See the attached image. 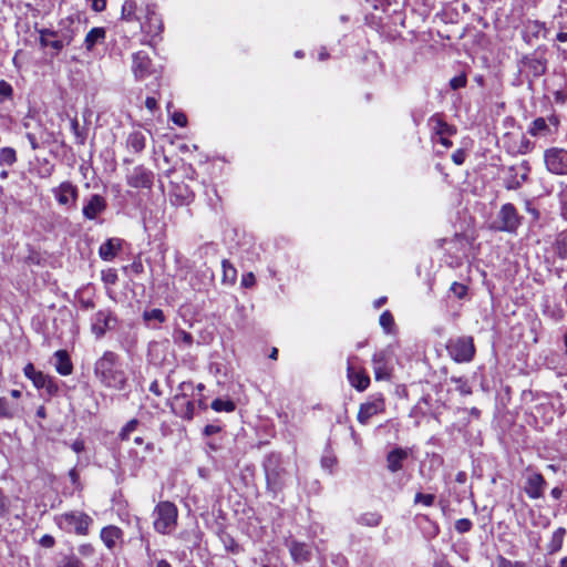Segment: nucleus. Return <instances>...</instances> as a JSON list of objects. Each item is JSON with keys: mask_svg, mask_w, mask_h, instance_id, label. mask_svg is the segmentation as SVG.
<instances>
[{"mask_svg": "<svg viewBox=\"0 0 567 567\" xmlns=\"http://www.w3.org/2000/svg\"><path fill=\"white\" fill-rule=\"evenodd\" d=\"M121 21L138 22L143 34L142 44L155 45L164 30L163 20L156 11L155 4L138 2L137 0H124L121 10Z\"/></svg>", "mask_w": 567, "mask_h": 567, "instance_id": "f257e3e1", "label": "nucleus"}, {"mask_svg": "<svg viewBox=\"0 0 567 567\" xmlns=\"http://www.w3.org/2000/svg\"><path fill=\"white\" fill-rule=\"evenodd\" d=\"M94 375L109 389L122 391L127 385V374L121 358L113 351H105L94 363Z\"/></svg>", "mask_w": 567, "mask_h": 567, "instance_id": "f03ea898", "label": "nucleus"}, {"mask_svg": "<svg viewBox=\"0 0 567 567\" xmlns=\"http://www.w3.org/2000/svg\"><path fill=\"white\" fill-rule=\"evenodd\" d=\"M267 488L275 496L280 493L290 481V473L284 465L280 454L271 453L264 462Z\"/></svg>", "mask_w": 567, "mask_h": 567, "instance_id": "7ed1b4c3", "label": "nucleus"}, {"mask_svg": "<svg viewBox=\"0 0 567 567\" xmlns=\"http://www.w3.org/2000/svg\"><path fill=\"white\" fill-rule=\"evenodd\" d=\"M153 517L155 532L162 535H169L177 526L178 509L174 503L163 501L155 506Z\"/></svg>", "mask_w": 567, "mask_h": 567, "instance_id": "20e7f679", "label": "nucleus"}, {"mask_svg": "<svg viewBox=\"0 0 567 567\" xmlns=\"http://www.w3.org/2000/svg\"><path fill=\"white\" fill-rule=\"evenodd\" d=\"M55 522L66 533L86 535L93 520L83 512H70L56 516Z\"/></svg>", "mask_w": 567, "mask_h": 567, "instance_id": "39448f33", "label": "nucleus"}, {"mask_svg": "<svg viewBox=\"0 0 567 567\" xmlns=\"http://www.w3.org/2000/svg\"><path fill=\"white\" fill-rule=\"evenodd\" d=\"M450 357L458 363L470 362L475 354V346L472 337L462 336L450 339L446 344Z\"/></svg>", "mask_w": 567, "mask_h": 567, "instance_id": "423d86ee", "label": "nucleus"}, {"mask_svg": "<svg viewBox=\"0 0 567 567\" xmlns=\"http://www.w3.org/2000/svg\"><path fill=\"white\" fill-rule=\"evenodd\" d=\"M116 316L109 309L99 310L91 319V331L97 338H102L107 330L115 329Z\"/></svg>", "mask_w": 567, "mask_h": 567, "instance_id": "0eeeda50", "label": "nucleus"}, {"mask_svg": "<svg viewBox=\"0 0 567 567\" xmlns=\"http://www.w3.org/2000/svg\"><path fill=\"white\" fill-rule=\"evenodd\" d=\"M52 194L60 206L75 208L79 198V188L73 183L65 181L52 188Z\"/></svg>", "mask_w": 567, "mask_h": 567, "instance_id": "6e6552de", "label": "nucleus"}, {"mask_svg": "<svg viewBox=\"0 0 567 567\" xmlns=\"http://www.w3.org/2000/svg\"><path fill=\"white\" fill-rule=\"evenodd\" d=\"M544 161L547 169L557 175L567 174V151L564 148L551 147L544 154Z\"/></svg>", "mask_w": 567, "mask_h": 567, "instance_id": "1a4fd4ad", "label": "nucleus"}, {"mask_svg": "<svg viewBox=\"0 0 567 567\" xmlns=\"http://www.w3.org/2000/svg\"><path fill=\"white\" fill-rule=\"evenodd\" d=\"M392 352L389 349L377 351L372 357L375 380H389L392 372Z\"/></svg>", "mask_w": 567, "mask_h": 567, "instance_id": "9d476101", "label": "nucleus"}, {"mask_svg": "<svg viewBox=\"0 0 567 567\" xmlns=\"http://www.w3.org/2000/svg\"><path fill=\"white\" fill-rule=\"evenodd\" d=\"M498 219L501 221L499 229L507 233H516L522 224V216L511 203L504 204L501 207Z\"/></svg>", "mask_w": 567, "mask_h": 567, "instance_id": "9b49d317", "label": "nucleus"}, {"mask_svg": "<svg viewBox=\"0 0 567 567\" xmlns=\"http://www.w3.org/2000/svg\"><path fill=\"white\" fill-rule=\"evenodd\" d=\"M153 182L154 173L142 165L133 167L126 175L127 185L134 188L151 189Z\"/></svg>", "mask_w": 567, "mask_h": 567, "instance_id": "f8f14e48", "label": "nucleus"}, {"mask_svg": "<svg viewBox=\"0 0 567 567\" xmlns=\"http://www.w3.org/2000/svg\"><path fill=\"white\" fill-rule=\"evenodd\" d=\"M530 172V166L527 161L512 165L508 168V176L505 182L507 189L519 188L527 179Z\"/></svg>", "mask_w": 567, "mask_h": 567, "instance_id": "ddd939ff", "label": "nucleus"}, {"mask_svg": "<svg viewBox=\"0 0 567 567\" xmlns=\"http://www.w3.org/2000/svg\"><path fill=\"white\" fill-rule=\"evenodd\" d=\"M357 357H350L347 365V377L352 386L358 391H364L370 384V378L362 369L355 368Z\"/></svg>", "mask_w": 567, "mask_h": 567, "instance_id": "4468645a", "label": "nucleus"}, {"mask_svg": "<svg viewBox=\"0 0 567 567\" xmlns=\"http://www.w3.org/2000/svg\"><path fill=\"white\" fill-rule=\"evenodd\" d=\"M106 208V199L99 194H93L85 200L82 214L85 219L95 220Z\"/></svg>", "mask_w": 567, "mask_h": 567, "instance_id": "2eb2a0df", "label": "nucleus"}, {"mask_svg": "<svg viewBox=\"0 0 567 567\" xmlns=\"http://www.w3.org/2000/svg\"><path fill=\"white\" fill-rule=\"evenodd\" d=\"M547 483L544 476L537 472H530L526 476L524 491L532 499H538L544 496Z\"/></svg>", "mask_w": 567, "mask_h": 567, "instance_id": "dca6fc26", "label": "nucleus"}, {"mask_svg": "<svg viewBox=\"0 0 567 567\" xmlns=\"http://www.w3.org/2000/svg\"><path fill=\"white\" fill-rule=\"evenodd\" d=\"M384 411V400L382 396L373 398L370 401H367L360 405L359 412H358V421L361 424H367L369 420L380 414Z\"/></svg>", "mask_w": 567, "mask_h": 567, "instance_id": "f3484780", "label": "nucleus"}, {"mask_svg": "<svg viewBox=\"0 0 567 567\" xmlns=\"http://www.w3.org/2000/svg\"><path fill=\"white\" fill-rule=\"evenodd\" d=\"M132 71L137 80H143L152 73V61L146 52L138 51L133 54Z\"/></svg>", "mask_w": 567, "mask_h": 567, "instance_id": "a211bd4d", "label": "nucleus"}, {"mask_svg": "<svg viewBox=\"0 0 567 567\" xmlns=\"http://www.w3.org/2000/svg\"><path fill=\"white\" fill-rule=\"evenodd\" d=\"M429 126L435 136L454 135L456 128L447 124L442 114L436 113L429 118Z\"/></svg>", "mask_w": 567, "mask_h": 567, "instance_id": "6ab92c4d", "label": "nucleus"}, {"mask_svg": "<svg viewBox=\"0 0 567 567\" xmlns=\"http://www.w3.org/2000/svg\"><path fill=\"white\" fill-rule=\"evenodd\" d=\"M56 37H58V32H55L54 30H50V29L40 30L41 47H43V48L51 47L56 52L61 51L64 47L68 45L69 39L59 40Z\"/></svg>", "mask_w": 567, "mask_h": 567, "instance_id": "aec40b11", "label": "nucleus"}, {"mask_svg": "<svg viewBox=\"0 0 567 567\" xmlns=\"http://www.w3.org/2000/svg\"><path fill=\"white\" fill-rule=\"evenodd\" d=\"M288 547L295 563L303 564L311 559V549L307 544L292 540L289 543Z\"/></svg>", "mask_w": 567, "mask_h": 567, "instance_id": "412c9836", "label": "nucleus"}, {"mask_svg": "<svg viewBox=\"0 0 567 567\" xmlns=\"http://www.w3.org/2000/svg\"><path fill=\"white\" fill-rule=\"evenodd\" d=\"M100 537L107 549L112 550L115 548L118 540L123 537V532L120 527L110 525L102 528Z\"/></svg>", "mask_w": 567, "mask_h": 567, "instance_id": "4be33fe9", "label": "nucleus"}, {"mask_svg": "<svg viewBox=\"0 0 567 567\" xmlns=\"http://www.w3.org/2000/svg\"><path fill=\"white\" fill-rule=\"evenodd\" d=\"M32 383L37 389L44 390L50 396L55 395L59 391V386L54 379L43 372L35 377V380H33Z\"/></svg>", "mask_w": 567, "mask_h": 567, "instance_id": "5701e85b", "label": "nucleus"}, {"mask_svg": "<svg viewBox=\"0 0 567 567\" xmlns=\"http://www.w3.org/2000/svg\"><path fill=\"white\" fill-rule=\"evenodd\" d=\"M120 249L121 240L116 238H111L101 245L99 249V255L103 260L111 261L116 257Z\"/></svg>", "mask_w": 567, "mask_h": 567, "instance_id": "b1692460", "label": "nucleus"}, {"mask_svg": "<svg viewBox=\"0 0 567 567\" xmlns=\"http://www.w3.org/2000/svg\"><path fill=\"white\" fill-rule=\"evenodd\" d=\"M408 451L403 449H394L388 454L386 463L388 470L392 473H395L402 468V463L408 458Z\"/></svg>", "mask_w": 567, "mask_h": 567, "instance_id": "393cba45", "label": "nucleus"}, {"mask_svg": "<svg viewBox=\"0 0 567 567\" xmlns=\"http://www.w3.org/2000/svg\"><path fill=\"white\" fill-rule=\"evenodd\" d=\"M55 358V370L61 375H69L73 371V364L71 362L70 355L65 350H59L54 353Z\"/></svg>", "mask_w": 567, "mask_h": 567, "instance_id": "a878e982", "label": "nucleus"}, {"mask_svg": "<svg viewBox=\"0 0 567 567\" xmlns=\"http://www.w3.org/2000/svg\"><path fill=\"white\" fill-rule=\"evenodd\" d=\"M146 145L145 134L141 131L132 132L126 140V146L134 153H141Z\"/></svg>", "mask_w": 567, "mask_h": 567, "instance_id": "bb28decb", "label": "nucleus"}, {"mask_svg": "<svg viewBox=\"0 0 567 567\" xmlns=\"http://www.w3.org/2000/svg\"><path fill=\"white\" fill-rule=\"evenodd\" d=\"M565 535H566V529L563 527H559L553 532L550 540L548 542V544L546 546L547 553L549 555H554L561 549Z\"/></svg>", "mask_w": 567, "mask_h": 567, "instance_id": "cd10ccee", "label": "nucleus"}, {"mask_svg": "<svg viewBox=\"0 0 567 567\" xmlns=\"http://www.w3.org/2000/svg\"><path fill=\"white\" fill-rule=\"evenodd\" d=\"M553 252L561 260L567 259V230L559 233L551 244Z\"/></svg>", "mask_w": 567, "mask_h": 567, "instance_id": "c85d7f7f", "label": "nucleus"}, {"mask_svg": "<svg viewBox=\"0 0 567 567\" xmlns=\"http://www.w3.org/2000/svg\"><path fill=\"white\" fill-rule=\"evenodd\" d=\"M105 30L104 28H93L91 29L84 40V44L86 50L91 51L94 45L99 42H102L105 39Z\"/></svg>", "mask_w": 567, "mask_h": 567, "instance_id": "c756f323", "label": "nucleus"}, {"mask_svg": "<svg viewBox=\"0 0 567 567\" xmlns=\"http://www.w3.org/2000/svg\"><path fill=\"white\" fill-rule=\"evenodd\" d=\"M528 132L533 136H546L549 134L550 128L547 125L545 118L537 117L533 121Z\"/></svg>", "mask_w": 567, "mask_h": 567, "instance_id": "7c9ffc66", "label": "nucleus"}, {"mask_svg": "<svg viewBox=\"0 0 567 567\" xmlns=\"http://www.w3.org/2000/svg\"><path fill=\"white\" fill-rule=\"evenodd\" d=\"M17 162V153L12 147H2L0 150V165L12 166Z\"/></svg>", "mask_w": 567, "mask_h": 567, "instance_id": "2f4dec72", "label": "nucleus"}, {"mask_svg": "<svg viewBox=\"0 0 567 567\" xmlns=\"http://www.w3.org/2000/svg\"><path fill=\"white\" fill-rule=\"evenodd\" d=\"M223 281L226 284H234L237 278V270L236 268L228 261L223 260Z\"/></svg>", "mask_w": 567, "mask_h": 567, "instance_id": "473e14b6", "label": "nucleus"}, {"mask_svg": "<svg viewBox=\"0 0 567 567\" xmlns=\"http://www.w3.org/2000/svg\"><path fill=\"white\" fill-rule=\"evenodd\" d=\"M357 522L364 526L375 527L381 523V515L378 513H364L358 517Z\"/></svg>", "mask_w": 567, "mask_h": 567, "instance_id": "72a5a7b5", "label": "nucleus"}, {"mask_svg": "<svg viewBox=\"0 0 567 567\" xmlns=\"http://www.w3.org/2000/svg\"><path fill=\"white\" fill-rule=\"evenodd\" d=\"M173 340L176 344H184L186 347H190L193 344V336L183 329L174 330Z\"/></svg>", "mask_w": 567, "mask_h": 567, "instance_id": "f704fd0d", "label": "nucleus"}, {"mask_svg": "<svg viewBox=\"0 0 567 567\" xmlns=\"http://www.w3.org/2000/svg\"><path fill=\"white\" fill-rule=\"evenodd\" d=\"M17 404H12L7 398H0V416L11 419L17 412Z\"/></svg>", "mask_w": 567, "mask_h": 567, "instance_id": "c9c22d12", "label": "nucleus"}, {"mask_svg": "<svg viewBox=\"0 0 567 567\" xmlns=\"http://www.w3.org/2000/svg\"><path fill=\"white\" fill-rule=\"evenodd\" d=\"M212 409L216 412H233L235 403L230 400L216 399L212 402Z\"/></svg>", "mask_w": 567, "mask_h": 567, "instance_id": "e433bc0d", "label": "nucleus"}, {"mask_svg": "<svg viewBox=\"0 0 567 567\" xmlns=\"http://www.w3.org/2000/svg\"><path fill=\"white\" fill-rule=\"evenodd\" d=\"M140 422L136 419H132L128 421L118 433V436L122 441H128L131 439V434L136 431Z\"/></svg>", "mask_w": 567, "mask_h": 567, "instance_id": "4c0bfd02", "label": "nucleus"}, {"mask_svg": "<svg viewBox=\"0 0 567 567\" xmlns=\"http://www.w3.org/2000/svg\"><path fill=\"white\" fill-rule=\"evenodd\" d=\"M143 319L146 323H150L153 320L162 323L165 321V315L161 309L154 308L151 310H145L143 312Z\"/></svg>", "mask_w": 567, "mask_h": 567, "instance_id": "58836bf2", "label": "nucleus"}, {"mask_svg": "<svg viewBox=\"0 0 567 567\" xmlns=\"http://www.w3.org/2000/svg\"><path fill=\"white\" fill-rule=\"evenodd\" d=\"M379 322L383 330L386 333H390L394 326V319L392 313L389 310L383 311L380 316Z\"/></svg>", "mask_w": 567, "mask_h": 567, "instance_id": "ea45409f", "label": "nucleus"}, {"mask_svg": "<svg viewBox=\"0 0 567 567\" xmlns=\"http://www.w3.org/2000/svg\"><path fill=\"white\" fill-rule=\"evenodd\" d=\"M451 382L456 384L455 390L458 391L462 395H470L472 393V389L465 379L461 377H451Z\"/></svg>", "mask_w": 567, "mask_h": 567, "instance_id": "a19ab883", "label": "nucleus"}, {"mask_svg": "<svg viewBox=\"0 0 567 567\" xmlns=\"http://www.w3.org/2000/svg\"><path fill=\"white\" fill-rule=\"evenodd\" d=\"M450 290L456 298L462 299L467 293V286L455 281L451 285Z\"/></svg>", "mask_w": 567, "mask_h": 567, "instance_id": "79ce46f5", "label": "nucleus"}, {"mask_svg": "<svg viewBox=\"0 0 567 567\" xmlns=\"http://www.w3.org/2000/svg\"><path fill=\"white\" fill-rule=\"evenodd\" d=\"M435 496L433 494L416 493L414 497L415 504H423L425 506H432L434 504Z\"/></svg>", "mask_w": 567, "mask_h": 567, "instance_id": "37998d69", "label": "nucleus"}, {"mask_svg": "<svg viewBox=\"0 0 567 567\" xmlns=\"http://www.w3.org/2000/svg\"><path fill=\"white\" fill-rule=\"evenodd\" d=\"M472 526L473 524L468 518H461L455 522V530L460 534L470 532Z\"/></svg>", "mask_w": 567, "mask_h": 567, "instance_id": "c03bdc74", "label": "nucleus"}, {"mask_svg": "<svg viewBox=\"0 0 567 567\" xmlns=\"http://www.w3.org/2000/svg\"><path fill=\"white\" fill-rule=\"evenodd\" d=\"M71 128L75 135L78 144L83 145L85 143V135L80 132V124L76 117L71 120Z\"/></svg>", "mask_w": 567, "mask_h": 567, "instance_id": "a18cd8bd", "label": "nucleus"}, {"mask_svg": "<svg viewBox=\"0 0 567 567\" xmlns=\"http://www.w3.org/2000/svg\"><path fill=\"white\" fill-rule=\"evenodd\" d=\"M496 565L497 567H526L523 561H512L503 556L496 558Z\"/></svg>", "mask_w": 567, "mask_h": 567, "instance_id": "49530a36", "label": "nucleus"}, {"mask_svg": "<svg viewBox=\"0 0 567 567\" xmlns=\"http://www.w3.org/2000/svg\"><path fill=\"white\" fill-rule=\"evenodd\" d=\"M59 567H84V564L74 555L65 557Z\"/></svg>", "mask_w": 567, "mask_h": 567, "instance_id": "de8ad7c7", "label": "nucleus"}, {"mask_svg": "<svg viewBox=\"0 0 567 567\" xmlns=\"http://www.w3.org/2000/svg\"><path fill=\"white\" fill-rule=\"evenodd\" d=\"M11 95H12L11 85L8 82L1 80L0 81V102L10 97Z\"/></svg>", "mask_w": 567, "mask_h": 567, "instance_id": "09e8293b", "label": "nucleus"}, {"mask_svg": "<svg viewBox=\"0 0 567 567\" xmlns=\"http://www.w3.org/2000/svg\"><path fill=\"white\" fill-rule=\"evenodd\" d=\"M466 76L464 74H461L451 79L450 86L453 90H458L461 87H464L466 85Z\"/></svg>", "mask_w": 567, "mask_h": 567, "instance_id": "8fccbe9b", "label": "nucleus"}, {"mask_svg": "<svg viewBox=\"0 0 567 567\" xmlns=\"http://www.w3.org/2000/svg\"><path fill=\"white\" fill-rule=\"evenodd\" d=\"M58 32V39L59 40H64V39H69L68 40V45L72 42L73 38H74V30L70 29V28H66V29H60L56 31Z\"/></svg>", "mask_w": 567, "mask_h": 567, "instance_id": "3c124183", "label": "nucleus"}, {"mask_svg": "<svg viewBox=\"0 0 567 567\" xmlns=\"http://www.w3.org/2000/svg\"><path fill=\"white\" fill-rule=\"evenodd\" d=\"M23 373L28 379H30L33 382V380H35V377H38L41 373V371H37L32 363H28L23 369Z\"/></svg>", "mask_w": 567, "mask_h": 567, "instance_id": "603ef678", "label": "nucleus"}, {"mask_svg": "<svg viewBox=\"0 0 567 567\" xmlns=\"http://www.w3.org/2000/svg\"><path fill=\"white\" fill-rule=\"evenodd\" d=\"M39 544L44 548H52L55 544V539L53 536L47 534L40 538Z\"/></svg>", "mask_w": 567, "mask_h": 567, "instance_id": "864d4df0", "label": "nucleus"}, {"mask_svg": "<svg viewBox=\"0 0 567 567\" xmlns=\"http://www.w3.org/2000/svg\"><path fill=\"white\" fill-rule=\"evenodd\" d=\"M86 1L91 2L92 10L95 12H102L106 8L105 0H86Z\"/></svg>", "mask_w": 567, "mask_h": 567, "instance_id": "5fc2aeb1", "label": "nucleus"}, {"mask_svg": "<svg viewBox=\"0 0 567 567\" xmlns=\"http://www.w3.org/2000/svg\"><path fill=\"white\" fill-rule=\"evenodd\" d=\"M172 121L178 126H185L187 123L186 115L182 112H175L172 116Z\"/></svg>", "mask_w": 567, "mask_h": 567, "instance_id": "6e6d98bb", "label": "nucleus"}, {"mask_svg": "<svg viewBox=\"0 0 567 567\" xmlns=\"http://www.w3.org/2000/svg\"><path fill=\"white\" fill-rule=\"evenodd\" d=\"M256 284V278L252 272H247L243 276L241 285L246 288H250Z\"/></svg>", "mask_w": 567, "mask_h": 567, "instance_id": "4d7b16f0", "label": "nucleus"}, {"mask_svg": "<svg viewBox=\"0 0 567 567\" xmlns=\"http://www.w3.org/2000/svg\"><path fill=\"white\" fill-rule=\"evenodd\" d=\"M8 513V501L2 491L0 489V517H3Z\"/></svg>", "mask_w": 567, "mask_h": 567, "instance_id": "13d9d810", "label": "nucleus"}, {"mask_svg": "<svg viewBox=\"0 0 567 567\" xmlns=\"http://www.w3.org/2000/svg\"><path fill=\"white\" fill-rule=\"evenodd\" d=\"M220 430H221V427L217 424H208L204 427V434L206 436H210V435L219 433Z\"/></svg>", "mask_w": 567, "mask_h": 567, "instance_id": "bf43d9fd", "label": "nucleus"}, {"mask_svg": "<svg viewBox=\"0 0 567 567\" xmlns=\"http://www.w3.org/2000/svg\"><path fill=\"white\" fill-rule=\"evenodd\" d=\"M71 449L75 452V453H82L85 449V445H84V441L83 440H75L72 444H71Z\"/></svg>", "mask_w": 567, "mask_h": 567, "instance_id": "052dcab7", "label": "nucleus"}, {"mask_svg": "<svg viewBox=\"0 0 567 567\" xmlns=\"http://www.w3.org/2000/svg\"><path fill=\"white\" fill-rule=\"evenodd\" d=\"M194 415V402L187 401L185 405L184 417L190 420Z\"/></svg>", "mask_w": 567, "mask_h": 567, "instance_id": "680f3d73", "label": "nucleus"}, {"mask_svg": "<svg viewBox=\"0 0 567 567\" xmlns=\"http://www.w3.org/2000/svg\"><path fill=\"white\" fill-rule=\"evenodd\" d=\"M145 106L147 110H150L151 112H154L156 109H157V101L155 97H152V96H148L146 100H145Z\"/></svg>", "mask_w": 567, "mask_h": 567, "instance_id": "e2e57ef3", "label": "nucleus"}, {"mask_svg": "<svg viewBox=\"0 0 567 567\" xmlns=\"http://www.w3.org/2000/svg\"><path fill=\"white\" fill-rule=\"evenodd\" d=\"M452 159L455 164L461 165L465 159V154L458 150L452 155Z\"/></svg>", "mask_w": 567, "mask_h": 567, "instance_id": "0e129e2a", "label": "nucleus"}, {"mask_svg": "<svg viewBox=\"0 0 567 567\" xmlns=\"http://www.w3.org/2000/svg\"><path fill=\"white\" fill-rule=\"evenodd\" d=\"M321 464L326 468H332V466L336 464V458L331 456H324L321 460Z\"/></svg>", "mask_w": 567, "mask_h": 567, "instance_id": "69168bd1", "label": "nucleus"}, {"mask_svg": "<svg viewBox=\"0 0 567 567\" xmlns=\"http://www.w3.org/2000/svg\"><path fill=\"white\" fill-rule=\"evenodd\" d=\"M450 135H441L437 136V142H440L445 148H450L452 146V142L449 140Z\"/></svg>", "mask_w": 567, "mask_h": 567, "instance_id": "338daca9", "label": "nucleus"}, {"mask_svg": "<svg viewBox=\"0 0 567 567\" xmlns=\"http://www.w3.org/2000/svg\"><path fill=\"white\" fill-rule=\"evenodd\" d=\"M150 391L154 393L155 395L159 396L162 395V392L159 390V384L156 380H154L150 385Z\"/></svg>", "mask_w": 567, "mask_h": 567, "instance_id": "774afa93", "label": "nucleus"}]
</instances>
